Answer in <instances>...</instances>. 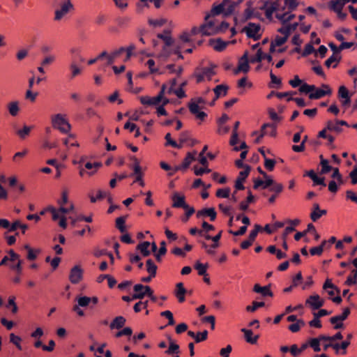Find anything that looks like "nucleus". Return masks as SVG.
<instances>
[{"label":"nucleus","instance_id":"8fccbe9b","mask_svg":"<svg viewBox=\"0 0 357 357\" xmlns=\"http://www.w3.org/2000/svg\"><path fill=\"white\" fill-rule=\"evenodd\" d=\"M8 109L11 116H17L20 111L19 103L17 101L11 102L8 105Z\"/></svg>","mask_w":357,"mask_h":357},{"label":"nucleus","instance_id":"49530a36","mask_svg":"<svg viewBox=\"0 0 357 357\" xmlns=\"http://www.w3.org/2000/svg\"><path fill=\"white\" fill-rule=\"evenodd\" d=\"M326 129L337 133H340L342 131V128L339 126L337 121H335V122L328 121L326 123Z\"/></svg>","mask_w":357,"mask_h":357},{"label":"nucleus","instance_id":"9b49d317","mask_svg":"<svg viewBox=\"0 0 357 357\" xmlns=\"http://www.w3.org/2000/svg\"><path fill=\"white\" fill-rule=\"evenodd\" d=\"M74 10V6L70 0H65L61 3L54 11L55 21H61L64 19L70 12Z\"/></svg>","mask_w":357,"mask_h":357},{"label":"nucleus","instance_id":"052dcab7","mask_svg":"<svg viewBox=\"0 0 357 357\" xmlns=\"http://www.w3.org/2000/svg\"><path fill=\"white\" fill-rule=\"evenodd\" d=\"M32 128L31 126H24L22 129L17 131V134L21 139H25L29 135Z\"/></svg>","mask_w":357,"mask_h":357},{"label":"nucleus","instance_id":"de8ad7c7","mask_svg":"<svg viewBox=\"0 0 357 357\" xmlns=\"http://www.w3.org/2000/svg\"><path fill=\"white\" fill-rule=\"evenodd\" d=\"M225 7V16L231 15L234 10L237 3L231 1L230 0H223Z\"/></svg>","mask_w":357,"mask_h":357},{"label":"nucleus","instance_id":"5fc2aeb1","mask_svg":"<svg viewBox=\"0 0 357 357\" xmlns=\"http://www.w3.org/2000/svg\"><path fill=\"white\" fill-rule=\"evenodd\" d=\"M146 66L149 68L151 73L164 74L165 73L160 71L159 68L155 67V61L153 59H149L146 62Z\"/></svg>","mask_w":357,"mask_h":357},{"label":"nucleus","instance_id":"b1692460","mask_svg":"<svg viewBox=\"0 0 357 357\" xmlns=\"http://www.w3.org/2000/svg\"><path fill=\"white\" fill-rule=\"evenodd\" d=\"M327 213L326 210L320 209L317 203L313 204V209L310 213V218L313 222L317 221L322 215Z\"/></svg>","mask_w":357,"mask_h":357},{"label":"nucleus","instance_id":"72a5a7b5","mask_svg":"<svg viewBox=\"0 0 357 357\" xmlns=\"http://www.w3.org/2000/svg\"><path fill=\"white\" fill-rule=\"evenodd\" d=\"M135 176L134 182H137L140 186L144 187L145 185L144 181L143 179L144 170L142 168H139L133 170V173L130 175Z\"/></svg>","mask_w":357,"mask_h":357},{"label":"nucleus","instance_id":"69168bd1","mask_svg":"<svg viewBox=\"0 0 357 357\" xmlns=\"http://www.w3.org/2000/svg\"><path fill=\"white\" fill-rule=\"evenodd\" d=\"M158 38L162 39L164 41V45L173 43V40L169 32H165V33H159L158 35Z\"/></svg>","mask_w":357,"mask_h":357},{"label":"nucleus","instance_id":"3c124183","mask_svg":"<svg viewBox=\"0 0 357 357\" xmlns=\"http://www.w3.org/2000/svg\"><path fill=\"white\" fill-rule=\"evenodd\" d=\"M320 342L317 337H312L308 340L309 347H311L314 351L319 352L321 351Z\"/></svg>","mask_w":357,"mask_h":357},{"label":"nucleus","instance_id":"0eeeda50","mask_svg":"<svg viewBox=\"0 0 357 357\" xmlns=\"http://www.w3.org/2000/svg\"><path fill=\"white\" fill-rule=\"evenodd\" d=\"M215 75V66L211 65L207 67L197 68L194 73V77L197 83H201L213 80ZM218 81V79H214V82H217Z\"/></svg>","mask_w":357,"mask_h":357},{"label":"nucleus","instance_id":"ea45409f","mask_svg":"<svg viewBox=\"0 0 357 357\" xmlns=\"http://www.w3.org/2000/svg\"><path fill=\"white\" fill-rule=\"evenodd\" d=\"M107 195H109V192L105 190H98L96 191V195H93L91 192L89 195L90 200L92 203H95L98 200L105 198Z\"/></svg>","mask_w":357,"mask_h":357},{"label":"nucleus","instance_id":"1a4fd4ad","mask_svg":"<svg viewBox=\"0 0 357 357\" xmlns=\"http://www.w3.org/2000/svg\"><path fill=\"white\" fill-rule=\"evenodd\" d=\"M8 261H10V268L16 271L18 274H20L22 271V260L18 254L15 252L13 250L8 252V255L5 256L0 262V266L6 264Z\"/></svg>","mask_w":357,"mask_h":357},{"label":"nucleus","instance_id":"680f3d73","mask_svg":"<svg viewBox=\"0 0 357 357\" xmlns=\"http://www.w3.org/2000/svg\"><path fill=\"white\" fill-rule=\"evenodd\" d=\"M193 171L196 176H202L205 173H209L211 172V170L208 168V166H203L202 167L194 166Z\"/></svg>","mask_w":357,"mask_h":357},{"label":"nucleus","instance_id":"f3484780","mask_svg":"<svg viewBox=\"0 0 357 357\" xmlns=\"http://www.w3.org/2000/svg\"><path fill=\"white\" fill-rule=\"evenodd\" d=\"M84 271L80 265L73 266L70 271L69 280L73 284L79 283L83 278Z\"/></svg>","mask_w":357,"mask_h":357},{"label":"nucleus","instance_id":"774afa93","mask_svg":"<svg viewBox=\"0 0 357 357\" xmlns=\"http://www.w3.org/2000/svg\"><path fill=\"white\" fill-rule=\"evenodd\" d=\"M312 53L315 54V49L313 47L312 43H310L305 46L304 50L303 51L301 55L303 57H306Z\"/></svg>","mask_w":357,"mask_h":357},{"label":"nucleus","instance_id":"393cba45","mask_svg":"<svg viewBox=\"0 0 357 357\" xmlns=\"http://www.w3.org/2000/svg\"><path fill=\"white\" fill-rule=\"evenodd\" d=\"M68 220H70V225L73 227H75L76 223L79 221L84 220L87 222H92V216L89 215V216L86 217L82 215H76V213H75L74 214H73V215L71 214V215H69Z\"/></svg>","mask_w":357,"mask_h":357},{"label":"nucleus","instance_id":"37998d69","mask_svg":"<svg viewBox=\"0 0 357 357\" xmlns=\"http://www.w3.org/2000/svg\"><path fill=\"white\" fill-rule=\"evenodd\" d=\"M228 90V86L225 84L218 85L214 89V93L215 94V100L219 98L220 97H222L226 96Z\"/></svg>","mask_w":357,"mask_h":357},{"label":"nucleus","instance_id":"4be33fe9","mask_svg":"<svg viewBox=\"0 0 357 357\" xmlns=\"http://www.w3.org/2000/svg\"><path fill=\"white\" fill-rule=\"evenodd\" d=\"M140 102L144 105L158 107L160 105L159 93L155 96H144L139 98Z\"/></svg>","mask_w":357,"mask_h":357},{"label":"nucleus","instance_id":"cd10ccee","mask_svg":"<svg viewBox=\"0 0 357 357\" xmlns=\"http://www.w3.org/2000/svg\"><path fill=\"white\" fill-rule=\"evenodd\" d=\"M349 0H331L329 2V6L331 9H332L335 13H341V10L343 8V6L347 2H349Z\"/></svg>","mask_w":357,"mask_h":357},{"label":"nucleus","instance_id":"e433bc0d","mask_svg":"<svg viewBox=\"0 0 357 357\" xmlns=\"http://www.w3.org/2000/svg\"><path fill=\"white\" fill-rule=\"evenodd\" d=\"M148 22L153 28H158L164 26L167 22V20L163 17L150 18Z\"/></svg>","mask_w":357,"mask_h":357},{"label":"nucleus","instance_id":"603ef678","mask_svg":"<svg viewBox=\"0 0 357 357\" xmlns=\"http://www.w3.org/2000/svg\"><path fill=\"white\" fill-rule=\"evenodd\" d=\"M76 301L77 303V305H79V306H81L82 307H84L88 306L90 304V303L91 302V297H88L86 296H77L76 298Z\"/></svg>","mask_w":357,"mask_h":357},{"label":"nucleus","instance_id":"c85d7f7f","mask_svg":"<svg viewBox=\"0 0 357 357\" xmlns=\"http://www.w3.org/2000/svg\"><path fill=\"white\" fill-rule=\"evenodd\" d=\"M176 288L175 296L180 303L184 302L186 289L184 288L183 284L182 282L177 283Z\"/></svg>","mask_w":357,"mask_h":357},{"label":"nucleus","instance_id":"338daca9","mask_svg":"<svg viewBox=\"0 0 357 357\" xmlns=\"http://www.w3.org/2000/svg\"><path fill=\"white\" fill-rule=\"evenodd\" d=\"M320 165L321 166V174H328L332 170V167L329 165V162L328 160H321Z\"/></svg>","mask_w":357,"mask_h":357},{"label":"nucleus","instance_id":"4c0bfd02","mask_svg":"<svg viewBox=\"0 0 357 357\" xmlns=\"http://www.w3.org/2000/svg\"><path fill=\"white\" fill-rule=\"evenodd\" d=\"M126 319L122 316L116 317L110 324L111 329H119L121 328L126 324Z\"/></svg>","mask_w":357,"mask_h":357},{"label":"nucleus","instance_id":"39448f33","mask_svg":"<svg viewBox=\"0 0 357 357\" xmlns=\"http://www.w3.org/2000/svg\"><path fill=\"white\" fill-rule=\"evenodd\" d=\"M201 33L199 28L194 26L189 30L183 31L179 35L177 43H189L190 45H193V44L196 43L198 45H200L202 43V40L199 39Z\"/></svg>","mask_w":357,"mask_h":357},{"label":"nucleus","instance_id":"dca6fc26","mask_svg":"<svg viewBox=\"0 0 357 357\" xmlns=\"http://www.w3.org/2000/svg\"><path fill=\"white\" fill-rule=\"evenodd\" d=\"M264 59V52L259 43H257L252 47V53L249 56L250 63H259Z\"/></svg>","mask_w":357,"mask_h":357},{"label":"nucleus","instance_id":"20e7f679","mask_svg":"<svg viewBox=\"0 0 357 357\" xmlns=\"http://www.w3.org/2000/svg\"><path fill=\"white\" fill-rule=\"evenodd\" d=\"M298 91L301 93L307 94L310 100H318L332 94L331 88L325 84L321 85V88H317L313 84H304L301 86Z\"/></svg>","mask_w":357,"mask_h":357},{"label":"nucleus","instance_id":"6ab92c4d","mask_svg":"<svg viewBox=\"0 0 357 357\" xmlns=\"http://www.w3.org/2000/svg\"><path fill=\"white\" fill-rule=\"evenodd\" d=\"M185 199L184 195L179 192H174L172 196V200L173 202L172 206L174 208H187L188 204H186Z\"/></svg>","mask_w":357,"mask_h":357},{"label":"nucleus","instance_id":"7ed1b4c3","mask_svg":"<svg viewBox=\"0 0 357 357\" xmlns=\"http://www.w3.org/2000/svg\"><path fill=\"white\" fill-rule=\"evenodd\" d=\"M206 22L198 27L201 36H211L225 32L229 28V24L222 21L219 22L216 18H209V15L205 17Z\"/></svg>","mask_w":357,"mask_h":357},{"label":"nucleus","instance_id":"a19ab883","mask_svg":"<svg viewBox=\"0 0 357 357\" xmlns=\"http://www.w3.org/2000/svg\"><path fill=\"white\" fill-rule=\"evenodd\" d=\"M167 91V84H164L159 92L160 105L165 106L169 102V99L165 96Z\"/></svg>","mask_w":357,"mask_h":357},{"label":"nucleus","instance_id":"5701e85b","mask_svg":"<svg viewBox=\"0 0 357 357\" xmlns=\"http://www.w3.org/2000/svg\"><path fill=\"white\" fill-rule=\"evenodd\" d=\"M250 62L249 58H248V52H245L243 56L239 59L238 68L236 72H243L247 73L249 70V65L248 63Z\"/></svg>","mask_w":357,"mask_h":357},{"label":"nucleus","instance_id":"e2e57ef3","mask_svg":"<svg viewBox=\"0 0 357 357\" xmlns=\"http://www.w3.org/2000/svg\"><path fill=\"white\" fill-rule=\"evenodd\" d=\"M302 283L303 276L301 272H299L291 279V289L298 287Z\"/></svg>","mask_w":357,"mask_h":357},{"label":"nucleus","instance_id":"4468645a","mask_svg":"<svg viewBox=\"0 0 357 357\" xmlns=\"http://www.w3.org/2000/svg\"><path fill=\"white\" fill-rule=\"evenodd\" d=\"M197 153H188L181 165L175 166L174 171L168 174L169 176H173L178 171H185L188 168L190 165L196 159Z\"/></svg>","mask_w":357,"mask_h":357},{"label":"nucleus","instance_id":"6e6d98bb","mask_svg":"<svg viewBox=\"0 0 357 357\" xmlns=\"http://www.w3.org/2000/svg\"><path fill=\"white\" fill-rule=\"evenodd\" d=\"M147 271L151 277H155L157 271V266L151 259L146 261Z\"/></svg>","mask_w":357,"mask_h":357},{"label":"nucleus","instance_id":"6e6552de","mask_svg":"<svg viewBox=\"0 0 357 357\" xmlns=\"http://www.w3.org/2000/svg\"><path fill=\"white\" fill-rule=\"evenodd\" d=\"M134 50L135 47L133 45H130L127 48L121 47L109 53V55H107V65L109 66L113 64L123 53H126V55L122 59L123 61L126 62L129 61L132 55Z\"/></svg>","mask_w":357,"mask_h":357},{"label":"nucleus","instance_id":"c9c22d12","mask_svg":"<svg viewBox=\"0 0 357 357\" xmlns=\"http://www.w3.org/2000/svg\"><path fill=\"white\" fill-rule=\"evenodd\" d=\"M151 243L148 241H144L137 246V250L140 252V253L144 257H147L151 254V250H150Z\"/></svg>","mask_w":357,"mask_h":357},{"label":"nucleus","instance_id":"4d7b16f0","mask_svg":"<svg viewBox=\"0 0 357 357\" xmlns=\"http://www.w3.org/2000/svg\"><path fill=\"white\" fill-rule=\"evenodd\" d=\"M208 268L207 264H202L199 261H197L195 264V268L197 271L199 275H205Z\"/></svg>","mask_w":357,"mask_h":357},{"label":"nucleus","instance_id":"a211bd4d","mask_svg":"<svg viewBox=\"0 0 357 357\" xmlns=\"http://www.w3.org/2000/svg\"><path fill=\"white\" fill-rule=\"evenodd\" d=\"M149 286L137 284L133 287L134 294L133 298L142 299L144 296H148L150 289Z\"/></svg>","mask_w":357,"mask_h":357},{"label":"nucleus","instance_id":"13d9d810","mask_svg":"<svg viewBox=\"0 0 357 357\" xmlns=\"http://www.w3.org/2000/svg\"><path fill=\"white\" fill-rule=\"evenodd\" d=\"M41 250L39 248H32L27 252L26 259L29 261H33L37 259L38 256L40 254Z\"/></svg>","mask_w":357,"mask_h":357},{"label":"nucleus","instance_id":"2f4dec72","mask_svg":"<svg viewBox=\"0 0 357 357\" xmlns=\"http://www.w3.org/2000/svg\"><path fill=\"white\" fill-rule=\"evenodd\" d=\"M350 313H351L350 309L349 307H347V308L344 309V310L341 314L332 317L330 319V322H331V324H335V323H337V321H343L347 319V317L350 314Z\"/></svg>","mask_w":357,"mask_h":357},{"label":"nucleus","instance_id":"bb28decb","mask_svg":"<svg viewBox=\"0 0 357 357\" xmlns=\"http://www.w3.org/2000/svg\"><path fill=\"white\" fill-rule=\"evenodd\" d=\"M169 340V347L165 351V354L167 355H174L176 354L174 357H179L178 354L179 353V346L170 337H168Z\"/></svg>","mask_w":357,"mask_h":357},{"label":"nucleus","instance_id":"7c9ffc66","mask_svg":"<svg viewBox=\"0 0 357 357\" xmlns=\"http://www.w3.org/2000/svg\"><path fill=\"white\" fill-rule=\"evenodd\" d=\"M162 71L165 72L164 73H167L169 74H176L178 75H180L183 72V68L181 66L168 64L165 67L164 70Z\"/></svg>","mask_w":357,"mask_h":357},{"label":"nucleus","instance_id":"ddd939ff","mask_svg":"<svg viewBox=\"0 0 357 357\" xmlns=\"http://www.w3.org/2000/svg\"><path fill=\"white\" fill-rule=\"evenodd\" d=\"M243 31L249 38H252L257 40L260 38L262 34L261 26L259 24L248 23L246 26L243 28Z\"/></svg>","mask_w":357,"mask_h":357},{"label":"nucleus","instance_id":"f704fd0d","mask_svg":"<svg viewBox=\"0 0 357 357\" xmlns=\"http://www.w3.org/2000/svg\"><path fill=\"white\" fill-rule=\"evenodd\" d=\"M69 69L70 71L71 78H74L82 73V68L73 59L71 61L70 63Z\"/></svg>","mask_w":357,"mask_h":357},{"label":"nucleus","instance_id":"c756f323","mask_svg":"<svg viewBox=\"0 0 357 357\" xmlns=\"http://www.w3.org/2000/svg\"><path fill=\"white\" fill-rule=\"evenodd\" d=\"M63 142L68 149L79 146L74 134H69L66 138L63 139Z\"/></svg>","mask_w":357,"mask_h":357},{"label":"nucleus","instance_id":"f257e3e1","mask_svg":"<svg viewBox=\"0 0 357 357\" xmlns=\"http://www.w3.org/2000/svg\"><path fill=\"white\" fill-rule=\"evenodd\" d=\"M259 8L264 11L267 19L272 20L273 14L282 26L278 29V34L271 42L270 52H281V47L290 34V1L289 0H261Z\"/></svg>","mask_w":357,"mask_h":357},{"label":"nucleus","instance_id":"9d476101","mask_svg":"<svg viewBox=\"0 0 357 357\" xmlns=\"http://www.w3.org/2000/svg\"><path fill=\"white\" fill-rule=\"evenodd\" d=\"M51 123L53 128L58 129L63 133H68L71 126L68 122L66 114H56L51 116Z\"/></svg>","mask_w":357,"mask_h":357},{"label":"nucleus","instance_id":"c03bdc74","mask_svg":"<svg viewBox=\"0 0 357 357\" xmlns=\"http://www.w3.org/2000/svg\"><path fill=\"white\" fill-rule=\"evenodd\" d=\"M254 291L257 293L261 294L264 296H272L273 294L270 290V288L267 286L261 287L259 284H255L254 286Z\"/></svg>","mask_w":357,"mask_h":357},{"label":"nucleus","instance_id":"58836bf2","mask_svg":"<svg viewBox=\"0 0 357 357\" xmlns=\"http://www.w3.org/2000/svg\"><path fill=\"white\" fill-rule=\"evenodd\" d=\"M203 215H207L210 217L211 220L213 221L216 218V212L213 208H209L198 211L197 213V216L198 218Z\"/></svg>","mask_w":357,"mask_h":357},{"label":"nucleus","instance_id":"423d86ee","mask_svg":"<svg viewBox=\"0 0 357 357\" xmlns=\"http://www.w3.org/2000/svg\"><path fill=\"white\" fill-rule=\"evenodd\" d=\"M181 48L180 44L174 43L167 45H163L161 52L157 54L156 57L160 61H166L173 54L176 55L178 59H183L181 52Z\"/></svg>","mask_w":357,"mask_h":357},{"label":"nucleus","instance_id":"0e129e2a","mask_svg":"<svg viewBox=\"0 0 357 357\" xmlns=\"http://www.w3.org/2000/svg\"><path fill=\"white\" fill-rule=\"evenodd\" d=\"M215 195L220 198H229L230 195V189L229 188L218 189Z\"/></svg>","mask_w":357,"mask_h":357},{"label":"nucleus","instance_id":"aec40b11","mask_svg":"<svg viewBox=\"0 0 357 357\" xmlns=\"http://www.w3.org/2000/svg\"><path fill=\"white\" fill-rule=\"evenodd\" d=\"M234 40L232 41H224L220 38L211 39L209 40V45L216 51H223L229 44L234 43Z\"/></svg>","mask_w":357,"mask_h":357},{"label":"nucleus","instance_id":"2eb2a0df","mask_svg":"<svg viewBox=\"0 0 357 357\" xmlns=\"http://www.w3.org/2000/svg\"><path fill=\"white\" fill-rule=\"evenodd\" d=\"M324 305V300L318 294L310 296L305 301V305L312 310L320 309Z\"/></svg>","mask_w":357,"mask_h":357},{"label":"nucleus","instance_id":"412c9836","mask_svg":"<svg viewBox=\"0 0 357 357\" xmlns=\"http://www.w3.org/2000/svg\"><path fill=\"white\" fill-rule=\"evenodd\" d=\"M202 108L199 104H196L192 101L189 103V109L192 114L195 115L196 118L200 121H204L206 117V114L204 112L201 111Z\"/></svg>","mask_w":357,"mask_h":357},{"label":"nucleus","instance_id":"f03ea898","mask_svg":"<svg viewBox=\"0 0 357 357\" xmlns=\"http://www.w3.org/2000/svg\"><path fill=\"white\" fill-rule=\"evenodd\" d=\"M58 208H50L52 220L57 222L58 225L63 229L68 227L67 220L69 215L74 214L75 207L74 204L69 200V191L66 188L62 189L61 197L57 200Z\"/></svg>","mask_w":357,"mask_h":357},{"label":"nucleus","instance_id":"473e14b6","mask_svg":"<svg viewBox=\"0 0 357 357\" xmlns=\"http://www.w3.org/2000/svg\"><path fill=\"white\" fill-rule=\"evenodd\" d=\"M241 331L244 333V337L247 342L250 344H256L259 338V335H254L251 330L242 328Z\"/></svg>","mask_w":357,"mask_h":357},{"label":"nucleus","instance_id":"bf43d9fd","mask_svg":"<svg viewBox=\"0 0 357 357\" xmlns=\"http://www.w3.org/2000/svg\"><path fill=\"white\" fill-rule=\"evenodd\" d=\"M10 342L15 344L19 350H22V338L20 336L15 335L14 333L10 334Z\"/></svg>","mask_w":357,"mask_h":357},{"label":"nucleus","instance_id":"79ce46f5","mask_svg":"<svg viewBox=\"0 0 357 357\" xmlns=\"http://www.w3.org/2000/svg\"><path fill=\"white\" fill-rule=\"evenodd\" d=\"M271 82L268 84L270 88L273 89H280L282 86V80L280 77H278L272 72L270 73Z\"/></svg>","mask_w":357,"mask_h":357},{"label":"nucleus","instance_id":"09e8293b","mask_svg":"<svg viewBox=\"0 0 357 357\" xmlns=\"http://www.w3.org/2000/svg\"><path fill=\"white\" fill-rule=\"evenodd\" d=\"M167 93L171 94L174 93L178 98H183L186 96L185 91L182 88L174 89L172 87H169L167 91Z\"/></svg>","mask_w":357,"mask_h":357},{"label":"nucleus","instance_id":"864d4df0","mask_svg":"<svg viewBox=\"0 0 357 357\" xmlns=\"http://www.w3.org/2000/svg\"><path fill=\"white\" fill-rule=\"evenodd\" d=\"M167 252L166 243L165 241L160 243V247L157 252L155 254V257L158 261H160L162 257L164 256Z\"/></svg>","mask_w":357,"mask_h":357},{"label":"nucleus","instance_id":"f8f14e48","mask_svg":"<svg viewBox=\"0 0 357 357\" xmlns=\"http://www.w3.org/2000/svg\"><path fill=\"white\" fill-rule=\"evenodd\" d=\"M276 135V125L275 123H265L261 126L260 132H254L252 135H257L255 139V144H259L265 135L274 137Z\"/></svg>","mask_w":357,"mask_h":357},{"label":"nucleus","instance_id":"a18cd8bd","mask_svg":"<svg viewBox=\"0 0 357 357\" xmlns=\"http://www.w3.org/2000/svg\"><path fill=\"white\" fill-rule=\"evenodd\" d=\"M166 146H171L174 148L181 149L183 146V140H181V144H178L176 141L173 140L170 133H167L165 135Z\"/></svg>","mask_w":357,"mask_h":357},{"label":"nucleus","instance_id":"a878e982","mask_svg":"<svg viewBox=\"0 0 357 357\" xmlns=\"http://www.w3.org/2000/svg\"><path fill=\"white\" fill-rule=\"evenodd\" d=\"M221 13L225 16V7L224 1L218 5H214L208 15H209V18H216L215 17Z\"/></svg>","mask_w":357,"mask_h":357}]
</instances>
